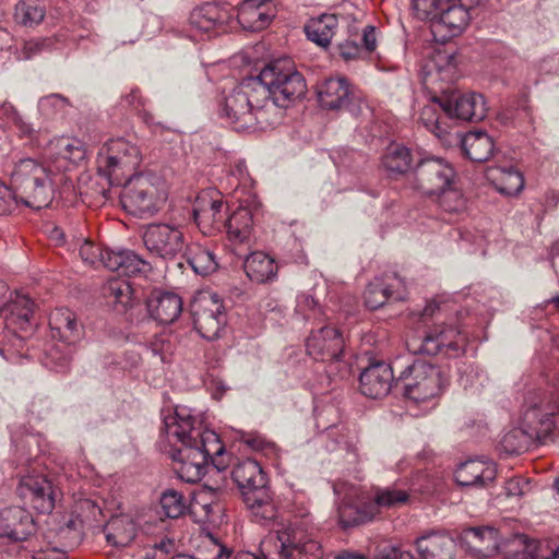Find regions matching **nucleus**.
<instances>
[{
  "label": "nucleus",
  "instance_id": "obj_1",
  "mask_svg": "<svg viewBox=\"0 0 559 559\" xmlns=\"http://www.w3.org/2000/svg\"><path fill=\"white\" fill-rule=\"evenodd\" d=\"M164 430L169 442L176 440L181 444L174 452L173 459L179 464L176 473L183 481L193 484L201 480L210 460L219 473L221 462L216 463L214 457L224 453V445L217 433L203 428L191 409L176 407L171 414L164 417Z\"/></svg>",
  "mask_w": 559,
  "mask_h": 559
},
{
  "label": "nucleus",
  "instance_id": "obj_2",
  "mask_svg": "<svg viewBox=\"0 0 559 559\" xmlns=\"http://www.w3.org/2000/svg\"><path fill=\"white\" fill-rule=\"evenodd\" d=\"M8 174L25 206L41 210L52 202L55 187L60 180L48 163L41 164L29 157L21 158L13 163Z\"/></svg>",
  "mask_w": 559,
  "mask_h": 559
},
{
  "label": "nucleus",
  "instance_id": "obj_3",
  "mask_svg": "<svg viewBox=\"0 0 559 559\" xmlns=\"http://www.w3.org/2000/svg\"><path fill=\"white\" fill-rule=\"evenodd\" d=\"M267 107V91L254 78L243 79L224 99L221 115L237 131L262 124Z\"/></svg>",
  "mask_w": 559,
  "mask_h": 559
},
{
  "label": "nucleus",
  "instance_id": "obj_4",
  "mask_svg": "<svg viewBox=\"0 0 559 559\" xmlns=\"http://www.w3.org/2000/svg\"><path fill=\"white\" fill-rule=\"evenodd\" d=\"M254 79L267 91V106L287 108L307 93L304 75L287 57L271 61Z\"/></svg>",
  "mask_w": 559,
  "mask_h": 559
},
{
  "label": "nucleus",
  "instance_id": "obj_5",
  "mask_svg": "<svg viewBox=\"0 0 559 559\" xmlns=\"http://www.w3.org/2000/svg\"><path fill=\"white\" fill-rule=\"evenodd\" d=\"M231 476L254 516L263 521L275 518L276 511L267 487L266 474L257 461L246 459L238 462L233 467Z\"/></svg>",
  "mask_w": 559,
  "mask_h": 559
},
{
  "label": "nucleus",
  "instance_id": "obj_6",
  "mask_svg": "<svg viewBox=\"0 0 559 559\" xmlns=\"http://www.w3.org/2000/svg\"><path fill=\"white\" fill-rule=\"evenodd\" d=\"M141 160L142 154L138 145L123 138L109 140L98 153V173L111 186H120L135 176Z\"/></svg>",
  "mask_w": 559,
  "mask_h": 559
},
{
  "label": "nucleus",
  "instance_id": "obj_7",
  "mask_svg": "<svg viewBox=\"0 0 559 559\" xmlns=\"http://www.w3.org/2000/svg\"><path fill=\"white\" fill-rule=\"evenodd\" d=\"M120 195L122 207L131 215L143 218L158 212L166 200L164 182L155 175H136L124 182Z\"/></svg>",
  "mask_w": 559,
  "mask_h": 559
},
{
  "label": "nucleus",
  "instance_id": "obj_8",
  "mask_svg": "<svg viewBox=\"0 0 559 559\" xmlns=\"http://www.w3.org/2000/svg\"><path fill=\"white\" fill-rule=\"evenodd\" d=\"M344 349L343 334L334 326L314 330L306 341L307 354L316 360L329 362L326 373L334 379H344L349 374V365L341 359Z\"/></svg>",
  "mask_w": 559,
  "mask_h": 559
},
{
  "label": "nucleus",
  "instance_id": "obj_9",
  "mask_svg": "<svg viewBox=\"0 0 559 559\" xmlns=\"http://www.w3.org/2000/svg\"><path fill=\"white\" fill-rule=\"evenodd\" d=\"M403 384L404 395L415 402L437 396L447 383L442 371L425 361L415 360L396 378V385Z\"/></svg>",
  "mask_w": 559,
  "mask_h": 559
},
{
  "label": "nucleus",
  "instance_id": "obj_10",
  "mask_svg": "<svg viewBox=\"0 0 559 559\" xmlns=\"http://www.w3.org/2000/svg\"><path fill=\"white\" fill-rule=\"evenodd\" d=\"M453 166L440 157H426L417 162L408 176V185L424 197L433 198L455 180Z\"/></svg>",
  "mask_w": 559,
  "mask_h": 559
},
{
  "label": "nucleus",
  "instance_id": "obj_11",
  "mask_svg": "<svg viewBox=\"0 0 559 559\" xmlns=\"http://www.w3.org/2000/svg\"><path fill=\"white\" fill-rule=\"evenodd\" d=\"M272 559H323L320 544L307 534L305 522H290L277 532Z\"/></svg>",
  "mask_w": 559,
  "mask_h": 559
},
{
  "label": "nucleus",
  "instance_id": "obj_12",
  "mask_svg": "<svg viewBox=\"0 0 559 559\" xmlns=\"http://www.w3.org/2000/svg\"><path fill=\"white\" fill-rule=\"evenodd\" d=\"M191 313L195 330L209 341L218 338L227 323L225 307L217 294H199L191 302Z\"/></svg>",
  "mask_w": 559,
  "mask_h": 559
},
{
  "label": "nucleus",
  "instance_id": "obj_13",
  "mask_svg": "<svg viewBox=\"0 0 559 559\" xmlns=\"http://www.w3.org/2000/svg\"><path fill=\"white\" fill-rule=\"evenodd\" d=\"M146 250L154 257L170 261L181 255L187 240L179 226L170 224H150L142 234Z\"/></svg>",
  "mask_w": 559,
  "mask_h": 559
},
{
  "label": "nucleus",
  "instance_id": "obj_14",
  "mask_svg": "<svg viewBox=\"0 0 559 559\" xmlns=\"http://www.w3.org/2000/svg\"><path fill=\"white\" fill-rule=\"evenodd\" d=\"M467 343L466 336L455 328H436L423 337H412L407 341L409 350L415 354L437 355L444 353L449 357H456L464 353Z\"/></svg>",
  "mask_w": 559,
  "mask_h": 559
},
{
  "label": "nucleus",
  "instance_id": "obj_15",
  "mask_svg": "<svg viewBox=\"0 0 559 559\" xmlns=\"http://www.w3.org/2000/svg\"><path fill=\"white\" fill-rule=\"evenodd\" d=\"M438 102L444 114L452 119L480 121L487 114L484 96L475 92H445L439 96Z\"/></svg>",
  "mask_w": 559,
  "mask_h": 559
},
{
  "label": "nucleus",
  "instance_id": "obj_16",
  "mask_svg": "<svg viewBox=\"0 0 559 559\" xmlns=\"http://www.w3.org/2000/svg\"><path fill=\"white\" fill-rule=\"evenodd\" d=\"M35 302L24 294L16 293L1 310L5 329L22 343L33 331Z\"/></svg>",
  "mask_w": 559,
  "mask_h": 559
},
{
  "label": "nucleus",
  "instance_id": "obj_17",
  "mask_svg": "<svg viewBox=\"0 0 559 559\" xmlns=\"http://www.w3.org/2000/svg\"><path fill=\"white\" fill-rule=\"evenodd\" d=\"M558 419L552 405L534 397L526 402L520 421L535 441H544L555 430Z\"/></svg>",
  "mask_w": 559,
  "mask_h": 559
},
{
  "label": "nucleus",
  "instance_id": "obj_18",
  "mask_svg": "<svg viewBox=\"0 0 559 559\" xmlns=\"http://www.w3.org/2000/svg\"><path fill=\"white\" fill-rule=\"evenodd\" d=\"M19 495L39 513H51L56 506L59 491L44 475L22 476L19 487Z\"/></svg>",
  "mask_w": 559,
  "mask_h": 559
},
{
  "label": "nucleus",
  "instance_id": "obj_19",
  "mask_svg": "<svg viewBox=\"0 0 559 559\" xmlns=\"http://www.w3.org/2000/svg\"><path fill=\"white\" fill-rule=\"evenodd\" d=\"M317 97L320 106L328 110L348 109L358 112L354 104L355 95L345 78H330L317 85Z\"/></svg>",
  "mask_w": 559,
  "mask_h": 559
},
{
  "label": "nucleus",
  "instance_id": "obj_20",
  "mask_svg": "<svg viewBox=\"0 0 559 559\" xmlns=\"http://www.w3.org/2000/svg\"><path fill=\"white\" fill-rule=\"evenodd\" d=\"M469 21L468 10L462 4L445 0L438 16L430 25L436 40L445 41L461 34Z\"/></svg>",
  "mask_w": 559,
  "mask_h": 559
},
{
  "label": "nucleus",
  "instance_id": "obj_21",
  "mask_svg": "<svg viewBox=\"0 0 559 559\" xmlns=\"http://www.w3.org/2000/svg\"><path fill=\"white\" fill-rule=\"evenodd\" d=\"M48 153L47 163L52 166L55 175L61 181L63 173L68 171L71 165L85 158L86 151L80 140L61 136L50 141Z\"/></svg>",
  "mask_w": 559,
  "mask_h": 559
},
{
  "label": "nucleus",
  "instance_id": "obj_22",
  "mask_svg": "<svg viewBox=\"0 0 559 559\" xmlns=\"http://www.w3.org/2000/svg\"><path fill=\"white\" fill-rule=\"evenodd\" d=\"M34 527V519L24 508L10 507L0 511V542L4 538L14 543L25 540Z\"/></svg>",
  "mask_w": 559,
  "mask_h": 559
},
{
  "label": "nucleus",
  "instance_id": "obj_23",
  "mask_svg": "<svg viewBox=\"0 0 559 559\" xmlns=\"http://www.w3.org/2000/svg\"><path fill=\"white\" fill-rule=\"evenodd\" d=\"M394 381L391 365L383 361L371 364L359 376L360 392L370 399H381L388 395Z\"/></svg>",
  "mask_w": 559,
  "mask_h": 559
},
{
  "label": "nucleus",
  "instance_id": "obj_24",
  "mask_svg": "<svg viewBox=\"0 0 559 559\" xmlns=\"http://www.w3.org/2000/svg\"><path fill=\"white\" fill-rule=\"evenodd\" d=\"M234 9L218 3H204L195 8L189 16V23L192 28L202 33H207L215 29L225 31L234 19Z\"/></svg>",
  "mask_w": 559,
  "mask_h": 559
},
{
  "label": "nucleus",
  "instance_id": "obj_25",
  "mask_svg": "<svg viewBox=\"0 0 559 559\" xmlns=\"http://www.w3.org/2000/svg\"><path fill=\"white\" fill-rule=\"evenodd\" d=\"M496 476V465L483 460L465 461L455 471L456 483L468 488H486L493 483Z\"/></svg>",
  "mask_w": 559,
  "mask_h": 559
},
{
  "label": "nucleus",
  "instance_id": "obj_26",
  "mask_svg": "<svg viewBox=\"0 0 559 559\" xmlns=\"http://www.w3.org/2000/svg\"><path fill=\"white\" fill-rule=\"evenodd\" d=\"M146 308L154 320L169 324L180 316L182 301L175 293L154 290L146 300Z\"/></svg>",
  "mask_w": 559,
  "mask_h": 559
},
{
  "label": "nucleus",
  "instance_id": "obj_27",
  "mask_svg": "<svg viewBox=\"0 0 559 559\" xmlns=\"http://www.w3.org/2000/svg\"><path fill=\"white\" fill-rule=\"evenodd\" d=\"M103 259L105 267L118 272L120 275L133 276L151 271V264L132 250H110L104 254Z\"/></svg>",
  "mask_w": 559,
  "mask_h": 559
},
{
  "label": "nucleus",
  "instance_id": "obj_28",
  "mask_svg": "<svg viewBox=\"0 0 559 559\" xmlns=\"http://www.w3.org/2000/svg\"><path fill=\"white\" fill-rule=\"evenodd\" d=\"M49 326L52 338L69 345H75L83 335L82 325L69 309H56L51 312Z\"/></svg>",
  "mask_w": 559,
  "mask_h": 559
},
{
  "label": "nucleus",
  "instance_id": "obj_29",
  "mask_svg": "<svg viewBox=\"0 0 559 559\" xmlns=\"http://www.w3.org/2000/svg\"><path fill=\"white\" fill-rule=\"evenodd\" d=\"M394 283L384 284L379 278L370 283L365 290V304L371 309L376 310L382 307L389 299L403 300L406 295L405 283L402 278L394 276Z\"/></svg>",
  "mask_w": 559,
  "mask_h": 559
},
{
  "label": "nucleus",
  "instance_id": "obj_30",
  "mask_svg": "<svg viewBox=\"0 0 559 559\" xmlns=\"http://www.w3.org/2000/svg\"><path fill=\"white\" fill-rule=\"evenodd\" d=\"M416 549L421 559H452L455 543L447 534L432 532L416 539Z\"/></svg>",
  "mask_w": 559,
  "mask_h": 559
},
{
  "label": "nucleus",
  "instance_id": "obj_31",
  "mask_svg": "<svg viewBox=\"0 0 559 559\" xmlns=\"http://www.w3.org/2000/svg\"><path fill=\"white\" fill-rule=\"evenodd\" d=\"M463 540L472 552L483 558L493 556L499 548L498 531L489 526L465 530Z\"/></svg>",
  "mask_w": 559,
  "mask_h": 559
},
{
  "label": "nucleus",
  "instance_id": "obj_32",
  "mask_svg": "<svg viewBox=\"0 0 559 559\" xmlns=\"http://www.w3.org/2000/svg\"><path fill=\"white\" fill-rule=\"evenodd\" d=\"M265 7L266 2L242 1L236 12L237 22L245 31L264 29L273 17Z\"/></svg>",
  "mask_w": 559,
  "mask_h": 559
},
{
  "label": "nucleus",
  "instance_id": "obj_33",
  "mask_svg": "<svg viewBox=\"0 0 559 559\" xmlns=\"http://www.w3.org/2000/svg\"><path fill=\"white\" fill-rule=\"evenodd\" d=\"M464 155L475 163L488 160L495 151L492 138L485 131H471L460 140Z\"/></svg>",
  "mask_w": 559,
  "mask_h": 559
},
{
  "label": "nucleus",
  "instance_id": "obj_34",
  "mask_svg": "<svg viewBox=\"0 0 559 559\" xmlns=\"http://www.w3.org/2000/svg\"><path fill=\"white\" fill-rule=\"evenodd\" d=\"M106 540L115 547H127L135 538L136 524L130 515L112 516L105 528Z\"/></svg>",
  "mask_w": 559,
  "mask_h": 559
},
{
  "label": "nucleus",
  "instance_id": "obj_35",
  "mask_svg": "<svg viewBox=\"0 0 559 559\" xmlns=\"http://www.w3.org/2000/svg\"><path fill=\"white\" fill-rule=\"evenodd\" d=\"M228 239L233 242L245 243L253 234V216L248 207H238L225 222Z\"/></svg>",
  "mask_w": 559,
  "mask_h": 559
},
{
  "label": "nucleus",
  "instance_id": "obj_36",
  "mask_svg": "<svg viewBox=\"0 0 559 559\" xmlns=\"http://www.w3.org/2000/svg\"><path fill=\"white\" fill-rule=\"evenodd\" d=\"M247 276L255 283L273 281L277 274L275 261L264 252H252L243 262Z\"/></svg>",
  "mask_w": 559,
  "mask_h": 559
},
{
  "label": "nucleus",
  "instance_id": "obj_37",
  "mask_svg": "<svg viewBox=\"0 0 559 559\" xmlns=\"http://www.w3.org/2000/svg\"><path fill=\"white\" fill-rule=\"evenodd\" d=\"M413 163L412 150L401 143H391L381 157L382 167L391 175L406 174Z\"/></svg>",
  "mask_w": 559,
  "mask_h": 559
},
{
  "label": "nucleus",
  "instance_id": "obj_38",
  "mask_svg": "<svg viewBox=\"0 0 559 559\" xmlns=\"http://www.w3.org/2000/svg\"><path fill=\"white\" fill-rule=\"evenodd\" d=\"M338 25L335 14H321L305 25L307 38L321 47H328Z\"/></svg>",
  "mask_w": 559,
  "mask_h": 559
},
{
  "label": "nucleus",
  "instance_id": "obj_39",
  "mask_svg": "<svg viewBox=\"0 0 559 559\" xmlns=\"http://www.w3.org/2000/svg\"><path fill=\"white\" fill-rule=\"evenodd\" d=\"M182 255L195 274L206 276L214 273L218 267L213 251L200 243L187 245Z\"/></svg>",
  "mask_w": 559,
  "mask_h": 559
},
{
  "label": "nucleus",
  "instance_id": "obj_40",
  "mask_svg": "<svg viewBox=\"0 0 559 559\" xmlns=\"http://www.w3.org/2000/svg\"><path fill=\"white\" fill-rule=\"evenodd\" d=\"M224 203L221 199H213L209 192H203L197 198L193 207L194 222L201 227L202 225L216 224L224 222L223 215Z\"/></svg>",
  "mask_w": 559,
  "mask_h": 559
},
{
  "label": "nucleus",
  "instance_id": "obj_41",
  "mask_svg": "<svg viewBox=\"0 0 559 559\" xmlns=\"http://www.w3.org/2000/svg\"><path fill=\"white\" fill-rule=\"evenodd\" d=\"M338 523L343 528H348L371 521L377 515L373 504L369 503H352L343 501L338 509Z\"/></svg>",
  "mask_w": 559,
  "mask_h": 559
},
{
  "label": "nucleus",
  "instance_id": "obj_42",
  "mask_svg": "<svg viewBox=\"0 0 559 559\" xmlns=\"http://www.w3.org/2000/svg\"><path fill=\"white\" fill-rule=\"evenodd\" d=\"M490 177L496 189L506 195H516L524 187L523 175L513 166L497 167L491 170Z\"/></svg>",
  "mask_w": 559,
  "mask_h": 559
},
{
  "label": "nucleus",
  "instance_id": "obj_43",
  "mask_svg": "<svg viewBox=\"0 0 559 559\" xmlns=\"http://www.w3.org/2000/svg\"><path fill=\"white\" fill-rule=\"evenodd\" d=\"M46 14V7L39 0H22L15 5L14 19L24 26L39 24Z\"/></svg>",
  "mask_w": 559,
  "mask_h": 559
},
{
  "label": "nucleus",
  "instance_id": "obj_44",
  "mask_svg": "<svg viewBox=\"0 0 559 559\" xmlns=\"http://www.w3.org/2000/svg\"><path fill=\"white\" fill-rule=\"evenodd\" d=\"M533 441L535 440L520 421L519 427H514L503 435L500 444L506 453L520 454L526 451Z\"/></svg>",
  "mask_w": 559,
  "mask_h": 559
},
{
  "label": "nucleus",
  "instance_id": "obj_45",
  "mask_svg": "<svg viewBox=\"0 0 559 559\" xmlns=\"http://www.w3.org/2000/svg\"><path fill=\"white\" fill-rule=\"evenodd\" d=\"M439 206L448 213H461L466 209V199L462 191L456 187L455 180L450 187L438 192L433 197Z\"/></svg>",
  "mask_w": 559,
  "mask_h": 559
},
{
  "label": "nucleus",
  "instance_id": "obj_46",
  "mask_svg": "<svg viewBox=\"0 0 559 559\" xmlns=\"http://www.w3.org/2000/svg\"><path fill=\"white\" fill-rule=\"evenodd\" d=\"M110 296L114 297V307L118 312H127L133 308L135 299L133 289L128 281H111L108 285Z\"/></svg>",
  "mask_w": 559,
  "mask_h": 559
},
{
  "label": "nucleus",
  "instance_id": "obj_47",
  "mask_svg": "<svg viewBox=\"0 0 559 559\" xmlns=\"http://www.w3.org/2000/svg\"><path fill=\"white\" fill-rule=\"evenodd\" d=\"M163 514L169 519H179L188 510L186 498L175 489H167L160 496Z\"/></svg>",
  "mask_w": 559,
  "mask_h": 559
},
{
  "label": "nucleus",
  "instance_id": "obj_48",
  "mask_svg": "<svg viewBox=\"0 0 559 559\" xmlns=\"http://www.w3.org/2000/svg\"><path fill=\"white\" fill-rule=\"evenodd\" d=\"M408 500V493L405 490L396 488H383L377 489L373 498V502H370L376 507L377 513L380 508H396L405 504Z\"/></svg>",
  "mask_w": 559,
  "mask_h": 559
},
{
  "label": "nucleus",
  "instance_id": "obj_49",
  "mask_svg": "<svg viewBox=\"0 0 559 559\" xmlns=\"http://www.w3.org/2000/svg\"><path fill=\"white\" fill-rule=\"evenodd\" d=\"M438 98L439 97H433L432 104L423 107L419 120L428 131L441 138L445 133V128H443L440 122L438 110L441 109V107L439 106Z\"/></svg>",
  "mask_w": 559,
  "mask_h": 559
},
{
  "label": "nucleus",
  "instance_id": "obj_50",
  "mask_svg": "<svg viewBox=\"0 0 559 559\" xmlns=\"http://www.w3.org/2000/svg\"><path fill=\"white\" fill-rule=\"evenodd\" d=\"M70 106L68 98L61 94H50L44 96L38 102V110L41 116L52 119L60 114H63Z\"/></svg>",
  "mask_w": 559,
  "mask_h": 559
},
{
  "label": "nucleus",
  "instance_id": "obj_51",
  "mask_svg": "<svg viewBox=\"0 0 559 559\" xmlns=\"http://www.w3.org/2000/svg\"><path fill=\"white\" fill-rule=\"evenodd\" d=\"M74 352V345L59 342L51 345L47 352V357L55 364L58 371H63L69 366Z\"/></svg>",
  "mask_w": 559,
  "mask_h": 559
},
{
  "label": "nucleus",
  "instance_id": "obj_52",
  "mask_svg": "<svg viewBox=\"0 0 559 559\" xmlns=\"http://www.w3.org/2000/svg\"><path fill=\"white\" fill-rule=\"evenodd\" d=\"M84 525L86 523L80 514L72 515L60 526L58 534L61 538L69 539L71 545H76L82 538Z\"/></svg>",
  "mask_w": 559,
  "mask_h": 559
},
{
  "label": "nucleus",
  "instance_id": "obj_53",
  "mask_svg": "<svg viewBox=\"0 0 559 559\" xmlns=\"http://www.w3.org/2000/svg\"><path fill=\"white\" fill-rule=\"evenodd\" d=\"M296 312L304 316L306 320H320L324 313L319 302L310 294H300L297 297Z\"/></svg>",
  "mask_w": 559,
  "mask_h": 559
},
{
  "label": "nucleus",
  "instance_id": "obj_54",
  "mask_svg": "<svg viewBox=\"0 0 559 559\" xmlns=\"http://www.w3.org/2000/svg\"><path fill=\"white\" fill-rule=\"evenodd\" d=\"M445 0H412L413 10L420 20H429L431 23L439 14Z\"/></svg>",
  "mask_w": 559,
  "mask_h": 559
},
{
  "label": "nucleus",
  "instance_id": "obj_55",
  "mask_svg": "<svg viewBox=\"0 0 559 559\" xmlns=\"http://www.w3.org/2000/svg\"><path fill=\"white\" fill-rule=\"evenodd\" d=\"M78 514L82 516L86 525L94 526L99 523L103 515L102 509L91 499H83L78 503Z\"/></svg>",
  "mask_w": 559,
  "mask_h": 559
},
{
  "label": "nucleus",
  "instance_id": "obj_56",
  "mask_svg": "<svg viewBox=\"0 0 559 559\" xmlns=\"http://www.w3.org/2000/svg\"><path fill=\"white\" fill-rule=\"evenodd\" d=\"M107 251L108 250H102L98 246L85 240L80 247L79 253L84 262L94 265L96 263L103 264V257Z\"/></svg>",
  "mask_w": 559,
  "mask_h": 559
},
{
  "label": "nucleus",
  "instance_id": "obj_57",
  "mask_svg": "<svg viewBox=\"0 0 559 559\" xmlns=\"http://www.w3.org/2000/svg\"><path fill=\"white\" fill-rule=\"evenodd\" d=\"M52 46L50 38H34L24 43L22 48V57L24 59H31L38 53L49 50Z\"/></svg>",
  "mask_w": 559,
  "mask_h": 559
},
{
  "label": "nucleus",
  "instance_id": "obj_58",
  "mask_svg": "<svg viewBox=\"0 0 559 559\" xmlns=\"http://www.w3.org/2000/svg\"><path fill=\"white\" fill-rule=\"evenodd\" d=\"M19 200L15 192L0 182V215H8L17 206Z\"/></svg>",
  "mask_w": 559,
  "mask_h": 559
},
{
  "label": "nucleus",
  "instance_id": "obj_59",
  "mask_svg": "<svg viewBox=\"0 0 559 559\" xmlns=\"http://www.w3.org/2000/svg\"><path fill=\"white\" fill-rule=\"evenodd\" d=\"M273 540L269 539L261 544L260 555L250 551H240L234 556L233 559H272L275 558V552L272 555L269 547L273 545Z\"/></svg>",
  "mask_w": 559,
  "mask_h": 559
},
{
  "label": "nucleus",
  "instance_id": "obj_60",
  "mask_svg": "<svg viewBox=\"0 0 559 559\" xmlns=\"http://www.w3.org/2000/svg\"><path fill=\"white\" fill-rule=\"evenodd\" d=\"M338 51L343 59L352 60L360 57L362 47L354 40H346L338 45Z\"/></svg>",
  "mask_w": 559,
  "mask_h": 559
},
{
  "label": "nucleus",
  "instance_id": "obj_61",
  "mask_svg": "<svg viewBox=\"0 0 559 559\" xmlns=\"http://www.w3.org/2000/svg\"><path fill=\"white\" fill-rule=\"evenodd\" d=\"M527 483L521 478H511L506 483V493L509 497H521L525 493Z\"/></svg>",
  "mask_w": 559,
  "mask_h": 559
},
{
  "label": "nucleus",
  "instance_id": "obj_62",
  "mask_svg": "<svg viewBox=\"0 0 559 559\" xmlns=\"http://www.w3.org/2000/svg\"><path fill=\"white\" fill-rule=\"evenodd\" d=\"M33 559H68L67 552L53 547L34 551Z\"/></svg>",
  "mask_w": 559,
  "mask_h": 559
},
{
  "label": "nucleus",
  "instance_id": "obj_63",
  "mask_svg": "<svg viewBox=\"0 0 559 559\" xmlns=\"http://www.w3.org/2000/svg\"><path fill=\"white\" fill-rule=\"evenodd\" d=\"M376 28L374 26L368 25L362 33V50L365 49L367 52H371L376 49Z\"/></svg>",
  "mask_w": 559,
  "mask_h": 559
},
{
  "label": "nucleus",
  "instance_id": "obj_64",
  "mask_svg": "<svg viewBox=\"0 0 559 559\" xmlns=\"http://www.w3.org/2000/svg\"><path fill=\"white\" fill-rule=\"evenodd\" d=\"M439 310V305L436 301L426 304L423 310L414 313L419 321L426 323L429 319L433 318L435 313Z\"/></svg>",
  "mask_w": 559,
  "mask_h": 559
}]
</instances>
